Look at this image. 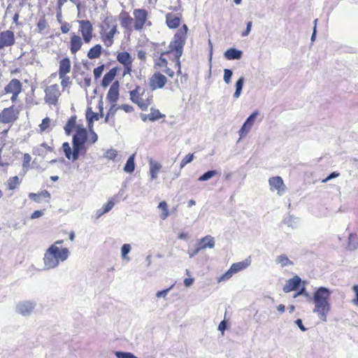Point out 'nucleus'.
<instances>
[{"label":"nucleus","mask_w":358,"mask_h":358,"mask_svg":"<svg viewBox=\"0 0 358 358\" xmlns=\"http://www.w3.org/2000/svg\"><path fill=\"white\" fill-rule=\"evenodd\" d=\"M139 87L137 86L135 90L129 92L130 99L131 100L136 103L143 110H147L148 106L150 105V101L148 99V102H145L142 98L138 94L139 93Z\"/></svg>","instance_id":"nucleus-11"},{"label":"nucleus","mask_w":358,"mask_h":358,"mask_svg":"<svg viewBox=\"0 0 358 358\" xmlns=\"http://www.w3.org/2000/svg\"><path fill=\"white\" fill-rule=\"evenodd\" d=\"M19 184V178L17 176L10 178L8 180V189H14Z\"/></svg>","instance_id":"nucleus-48"},{"label":"nucleus","mask_w":358,"mask_h":358,"mask_svg":"<svg viewBox=\"0 0 358 358\" xmlns=\"http://www.w3.org/2000/svg\"><path fill=\"white\" fill-rule=\"evenodd\" d=\"M134 16L135 18L134 28L137 31L143 29L147 19L148 12L144 9H135L134 10Z\"/></svg>","instance_id":"nucleus-5"},{"label":"nucleus","mask_w":358,"mask_h":358,"mask_svg":"<svg viewBox=\"0 0 358 358\" xmlns=\"http://www.w3.org/2000/svg\"><path fill=\"white\" fill-rule=\"evenodd\" d=\"M102 47L100 44H97L95 46L90 49L87 52V57L90 59H96L100 57L101 54Z\"/></svg>","instance_id":"nucleus-28"},{"label":"nucleus","mask_w":358,"mask_h":358,"mask_svg":"<svg viewBox=\"0 0 358 358\" xmlns=\"http://www.w3.org/2000/svg\"><path fill=\"white\" fill-rule=\"evenodd\" d=\"M185 31H178L173 37V41L170 43L171 50H174L175 57L177 59L176 64L180 68V57L182 55L183 47L185 43Z\"/></svg>","instance_id":"nucleus-2"},{"label":"nucleus","mask_w":358,"mask_h":358,"mask_svg":"<svg viewBox=\"0 0 358 358\" xmlns=\"http://www.w3.org/2000/svg\"><path fill=\"white\" fill-rule=\"evenodd\" d=\"M62 79L61 85L65 88L71 84L70 78L69 76H64L62 78H59Z\"/></svg>","instance_id":"nucleus-54"},{"label":"nucleus","mask_w":358,"mask_h":358,"mask_svg":"<svg viewBox=\"0 0 358 358\" xmlns=\"http://www.w3.org/2000/svg\"><path fill=\"white\" fill-rule=\"evenodd\" d=\"M17 116L15 113L13 106L4 108L0 113V122L1 123H9L15 121Z\"/></svg>","instance_id":"nucleus-15"},{"label":"nucleus","mask_w":358,"mask_h":358,"mask_svg":"<svg viewBox=\"0 0 358 358\" xmlns=\"http://www.w3.org/2000/svg\"><path fill=\"white\" fill-rule=\"evenodd\" d=\"M117 155V151L115 149H109L104 154V157L108 159H114Z\"/></svg>","instance_id":"nucleus-49"},{"label":"nucleus","mask_w":358,"mask_h":358,"mask_svg":"<svg viewBox=\"0 0 358 358\" xmlns=\"http://www.w3.org/2000/svg\"><path fill=\"white\" fill-rule=\"evenodd\" d=\"M50 119L45 117L43 120L42 123L40 124V129L41 131H44L50 125Z\"/></svg>","instance_id":"nucleus-52"},{"label":"nucleus","mask_w":358,"mask_h":358,"mask_svg":"<svg viewBox=\"0 0 358 358\" xmlns=\"http://www.w3.org/2000/svg\"><path fill=\"white\" fill-rule=\"evenodd\" d=\"M121 26L124 28L128 29L130 27L132 18L127 13L120 15Z\"/></svg>","instance_id":"nucleus-36"},{"label":"nucleus","mask_w":358,"mask_h":358,"mask_svg":"<svg viewBox=\"0 0 358 358\" xmlns=\"http://www.w3.org/2000/svg\"><path fill=\"white\" fill-rule=\"evenodd\" d=\"M119 87L120 84L118 81H115L111 85L108 92L107 94L106 99L111 103H115L119 96Z\"/></svg>","instance_id":"nucleus-17"},{"label":"nucleus","mask_w":358,"mask_h":358,"mask_svg":"<svg viewBox=\"0 0 358 358\" xmlns=\"http://www.w3.org/2000/svg\"><path fill=\"white\" fill-rule=\"evenodd\" d=\"M70 50L72 54L76 53L82 47L83 41L79 36L73 34L70 41Z\"/></svg>","instance_id":"nucleus-20"},{"label":"nucleus","mask_w":358,"mask_h":358,"mask_svg":"<svg viewBox=\"0 0 358 358\" xmlns=\"http://www.w3.org/2000/svg\"><path fill=\"white\" fill-rule=\"evenodd\" d=\"M245 83V78L244 77L241 76L240 77L238 80L235 83V92L234 94V97L235 99H238L241 94L242 90L243 87V85Z\"/></svg>","instance_id":"nucleus-30"},{"label":"nucleus","mask_w":358,"mask_h":358,"mask_svg":"<svg viewBox=\"0 0 358 358\" xmlns=\"http://www.w3.org/2000/svg\"><path fill=\"white\" fill-rule=\"evenodd\" d=\"M71 70V62L69 57H65L62 59L59 62V78L64 77L68 73L70 72Z\"/></svg>","instance_id":"nucleus-21"},{"label":"nucleus","mask_w":358,"mask_h":358,"mask_svg":"<svg viewBox=\"0 0 358 358\" xmlns=\"http://www.w3.org/2000/svg\"><path fill=\"white\" fill-rule=\"evenodd\" d=\"M104 70V66L101 65L94 69V75L96 79L99 78Z\"/></svg>","instance_id":"nucleus-53"},{"label":"nucleus","mask_w":358,"mask_h":358,"mask_svg":"<svg viewBox=\"0 0 358 358\" xmlns=\"http://www.w3.org/2000/svg\"><path fill=\"white\" fill-rule=\"evenodd\" d=\"M194 154H189L183 158L180 162V169H182L187 164L190 163L194 159Z\"/></svg>","instance_id":"nucleus-47"},{"label":"nucleus","mask_w":358,"mask_h":358,"mask_svg":"<svg viewBox=\"0 0 358 358\" xmlns=\"http://www.w3.org/2000/svg\"><path fill=\"white\" fill-rule=\"evenodd\" d=\"M45 101L48 104L56 105L60 96L59 86L57 84L48 86L45 90Z\"/></svg>","instance_id":"nucleus-3"},{"label":"nucleus","mask_w":358,"mask_h":358,"mask_svg":"<svg viewBox=\"0 0 358 358\" xmlns=\"http://www.w3.org/2000/svg\"><path fill=\"white\" fill-rule=\"evenodd\" d=\"M117 74V69L113 68L108 73H106L102 80L101 85L106 87L113 80Z\"/></svg>","instance_id":"nucleus-25"},{"label":"nucleus","mask_w":358,"mask_h":358,"mask_svg":"<svg viewBox=\"0 0 358 358\" xmlns=\"http://www.w3.org/2000/svg\"><path fill=\"white\" fill-rule=\"evenodd\" d=\"M234 274V271H231V268L225 272L220 278L218 279V282L225 281L231 278V276Z\"/></svg>","instance_id":"nucleus-50"},{"label":"nucleus","mask_w":358,"mask_h":358,"mask_svg":"<svg viewBox=\"0 0 358 358\" xmlns=\"http://www.w3.org/2000/svg\"><path fill=\"white\" fill-rule=\"evenodd\" d=\"M217 174V171L216 170H210L204 173L202 176H201L199 178L198 180L201 182L207 181Z\"/></svg>","instance_id":"nucleus-39"},{"label":"nucleus","mask_w":358,"mask_h":358,"mask_svg":"<svg viewBox=\"0 0 358 358\" xmlns=\"http://www.w3.org/2000/svg\"><path fill=\"white\" fill-rule=\"evenodd\" d=\"M63 151L64 152L65 157L68 159L73 160V148L71 149L70 145L68 142H65L62 144Z\"/></svg>","instance_id":"nucleus-40"},{"label":"nucleus","mask_w":358,"mask_h":358,"mask_svg":"<svg viewBox=\"0 0 358 358\" xmlns=\"http://www.w3.org/2000/svg\"><path fill=\"white\" fill-rule=\"evenodd\" d=\"M43 214L44 213L42 210H36L31 215L30 218L31 220H34L41 217Z\"/></svg>","instance_id":"nucleus-56"},{"label":"nucleus","mask_w":358,"mask_h":358,"mask_svg":"<svg viewBox=\"0 0 358 358\" xmlns=\"http://www.w3.org/2000/svg\"><path fill=\"white\" fill-rule=\"evenodd\" d=\"M114 205H115V203L113 202V201H112V200L109 201L106 204H105L103 206V210L101 213V214H99L98 215V217H99L102 215L109 212L113 208Z\"/></svg>","instance_id":"nucleus-46"},{"label":"nucleus","mask_w":358,"mask_h":358,"mask_svg":"<svg viewBox=\"0 0 358 358\" xmlns=\"http://www.w3.org/2000/svg\"><path fill=\"white\" fill-rule=\"evenodd\" d=\"M117 32V24L116 22H112V27L110 30L106 34L105 40L108 41V45H110L113 42V37Z\"/></svg>","instance_id":"nucleus-33"},{"label":"nucleus","mask_w":358,"mask_h":358,"mask_svg":"<svg viewBox=\"0 0 358 358\" xmlns=\"http://www.w3.org/2000/svg\"><path fill=\"white\" fill-rule=\"evenodd\" d=\"M117 60L124 65L127 71H130L132 59L130 54L127 52H119L117 55Z\"/></svg>","instance_id":"nucleus-18"},{"label":"nucleus","mask_w":358,"mask_h":358,"mask_svg":"<svg viewBox=\"0 0 358 358\" xmlns=\"http://www.w3.org/2000/svg\"><path fill=\"white\" fill-rule=\"evenodd\" d=\"M352 290L353 292H355V298L353 299V303L355 304V305H358V285H355L353 287H352Z\"/></svg>","instance_id":"nucleus-55"},{"label":"nucleus","mask_w":358,"mask_h":358,"mask_svg":"<svg viewBox=\"0 0 358 358\" xmlns=\"http://www.w3.org/2000/svg\"><path fill=\"white\" fill-rule=\"evenodd\" d=\"M167 81L166 78L162 73L157 72L153 74L150 80V86L152 90L162 89Z\"/></svg>","instance_id":"nucleus-9"},{"label":"nucleus","mask_w":358,"mask_h":358,"mask_svg":"<svg viewBox=\"0 0 358 358\" xmlns=\"http://www.w3.org/2000/svg\"><path fill=\"white\" fill-rule=\"evenodd\" d=\"M242 55V51L236 48H229L224 52V57L229 60L240 59Z\"/></svg>","instance_id":"nucleus-26"},{"label":"nucleus","mask_w":358,"mask_h":358,"mask_svg":"<svg viewBox=\"0 0 358 358\" xmlns=\"http://www.w3.org/2000/svg\"><path fill=\"white\" fill-rule=\"evenodd\" d=\"M112 22H115L114 20L110 17H106L104 20V24L106 25L107 28L109 29L112 27Z\"/></svg>","instance_id":"nucleus-61"},{"label":"nucleus","mask_w":358,"mask_h":358,"mask_svg":"<svg viewBox=\"0 0 358 358\" xmlns=\"http://www.w3.org/2000/svg\"><path fill=\"white\" fill-rule=\"evenodd\" d=\"M166 22L171 29L177 28L180 25V18L173 13H167L166 15Z\"/></svg>","instance_id":"nucleus-22"},{"label":"nucleus","mask_w":358,"mask_h":358,"mask_svg":"<svg viewBox=\"0 0 358 358\" xmlns=\"http://www.w3.org/2000/svg\"><path fill=\"white\" fill-rule=\"evenodd\" d=\"M80 29L85 43H89L92 38L93 27L92 23L89 20L78 21Z\"/></svg>","instance_id":"nucleus-7"},{"label":"nucleus","mask_w":358,"mask_h":358,"mask_svg":"<svg viewBox=\"0 0 358 358\" xmlns=\"http://www.w3.org/2000/svg\"><path fill=\"white\" fill-rule=\"evenodd\" d=\"M251 27L252 22L250 21L247 23L246 29L242 33V36H247L251 31Z\"/></svg>","instance_id":"nucleus-57"},{"label":"nucleus","mask_w":358,"mask_h":358,"mask_svg":"<svg viewBox=\"0 0 358 358\" xmlns=\"http://www.w3.org/2000/svg\"><path fill=\"white\" fill-rule=\"evenodd\" d=\"M87 141V131L83 125H77L76 134L72 138V143H81L85 145Z\"/></svg>","instance_id":"nucleus-12"},{"label":"nucleus","mask_w":358,"mask_h":358,"mask_svg":"<svg viewBox=\"0 0 358 358\" xmlns=\"http://www.w3.org/2000/svg\"><path fill=\"white\" fill-rule=\"evenodd\" d=\"M150 117V121H155V120H157L159 119H160L161 117H164V115L161 114V113L159 112V110H156V109H154V108H151V112L150 113H149V115Z\"/></svg>","instance_id":"nucleus-43"},{"label":"nucleus","mask_w":358,"mask_h":358,"mask_svg":"<svg viewBox=\"0 0 358 358\" xmlns=\"http://www.w3.org/2000/svg\"><path fill=\"white\" fill-rule=\"evenodd\" d=\"M115 354L117 358H138L133 353L129 352L117 351Z\"/></svg>","instance_id":"nucleus-44"},{"label":"nucleus","mask_w":358,"mask_h":358,"mask_svg":"<svg viewBox=\"0 0 358 358\" xmlns=\"http://www.w3.org/2000/svg\"><path fill=\"white\" fill-rule=\"evenodd\" d=\"M22 90V84L17 79H13L10 81V83L5 87L4 91L6 94H12L15 93L20 94Z\"/></svg>","instance_id":"nucleus-19"},{"label":"nucleus","mask_w":358,"mask_h":358,"mask_svg":"<svg viewBox=\"0 0 358 358\" xmlns=\"http://www.w3.org/2000/svg\"><path fill=\"white\" fill-rule=\"evenodd\" d=\"M251 264L250 257H248L242 262L234 263L231 266V271L236 273L249 266Z\"/></svg>","instance_id":"nucleus-23"},{"label":"nucleus","mask_w":358,"mask_h":358,"mask_svg":"<svg viewBox=\"0 0 358 358\" xmlns=\"http://www.w3.org/2000/svg\"><path fill=\"white\" fill-rule=\"evenodd\" d=\"M226 329H227V322L225 320H222L218 326V329L223 332Z\"/></svg>","instance_id":"nucleus-63"},{"label":"nucleus","mask_w":358,"mask_h":358,"mask_svg":"<svg viewBox=\"0 0 358 358\" xmlns=\"http://www.w3.org/2000/svg\"><path fill=\"white\" fill-rule=\"evenodd\" d=\"M15 43V36L12 31L6 30L0 33V50Z\"/></svg>","instance_id":"nucleus-10"},{"label":"nucleus","mask_w":358,"mask_h":358,"mask_svg":"<svg viewBox=\"0 0 358 358\" xmlns=\"http://www.w3.org/2000/svg\"><path fill=\"white\" fill-rule=\"evenodd\" d=\"M73 145V162L77 160L80 152L85 150V145L81 143H72Z\"/></svg>","instance_id":"nucleus-31"},{"label":"nucleus","mask_w":358,"mask_h":358,"mask_svg":"<svg viewBox=\"0 0 358 358\" xmlns=\"http://www.w3.org/2000/svg\"><path fill=\"white\" fill-rule=\"evenodd\" d=\"M258 115L259 112L255 111L247 118L239 131L241 137L245 136L250 131Z\"/></svg>","instance_id":"nucleus-14"},{"label":"nucleus","mask_w":358,"mask_h":358,"mask_svg":"<svg viewBox=\"0 0 358 358\" xmlns=\"http://www.w3.org/2000/svg\"><path fill=\"white\" fill-rule=\"evenodd\" d=\"M76 116L71 117L69 118V120H68L66 126L64 127V130L67 135H69L71 133V131L74 127L76 128Z\"/></svg>","instance_id":"nucleus-37"},{"label":"nucleus","mask_w":358,"mask_h":358,"mask_svg":"<svg viewBox=\"0 0 358 358\" xmlns=\"http://www.w3.org/2000/svg\"><path fill=\"white\" fill-rule=\"evenodd\" d=\"M329 291L325 287H320L314 294L313 301L315 303L314 313H317L320 319L322 321L327 320V313L330 310L328 301Z\"/></svg>","instance_id":"nucleus-1"},{"label":"nucleus","mask_w":358,"mask_h":358,"mask_svg":"<svg viewBox=\"0 0 358 358\" xmlns=\"http://www.w3.org/2000/svg\"><path fill=\"white\" fill-rule=\"evenodd\" d=\"M149 167H150V174L151 177V180H156L158 178V173L162 168V165L158 162L150 159L149 160Z\"/></svg>","instance_id":"nucleus-24"},{"label":"nucleus","mask_w":358,"mask_h":358,"mask_svg":"<svg viewBox=\"0 0 358 358\" xmlns=\"http://www.w3.org/2000/svg\"><path fill=\"white\" fill-rule=\"evenodd\" d=\"M131 251V245L129 244L125 243L122 245L121 248V255L122 259L129 261V258L127 257V255Z\"/></svg>","instance_id":"nucleus-42"},{"label":"nucleus","mask_w":358,"mask_h":358,"mask_svg":"<svg viewBox=\"0 0 358 358\" xmlns=\"http://www.w3.org/2000/svg\"><path fill=\"white\" fill-rule=\"evenodd\" d=\"M43 264L45 270H50L55 268L59 264L58 260L56 259L55 257V253H53V251H50L49 248L46 250L44 254Z\"/></svg>","instance_id":"nucleus-6"},{"label":"nucleus","mask_w":358,"mask_h":358,"mask_svg":"<svg viewBox=\"0 0 358 358\" xmlns=\"http://www.w3.org/2000/svg\"><path fill=\"white\" fill-rule=\"evenodd\" d=\"M358 248V236L356 234H351L348 238V248L350 250H356Z\"/></svg>","instance_id":"nucleus-35"},{"label":"nucleus","mask_w":358,"mask_h":358,"mask_svg":"<svg viewBox=\"0 0 358 358\" xmlns=\"http://www.w3.org/2000/svg\"><path fill=\"white\" fill-rule=\"evenodd\" d=\"M275 262L279 264L281 267L292 266L294 264L293 262L289 259L286 255H280L278 256L275 259Z\"/></svg>","instance_id":"nucleus-34"},{"label":"nucleus","mask_w":358,"mask_h":358,"mask_svg":"<svg viewBox=\"0 0 358 358\" xmlns=\"http://www.w3.org/2000/svg\"><path fill=\"white\" fill-rule=\"evenodd\" d=\"M29 198L32 199L36 203H40L41 201V198H50V194L47 190H43L38 194L36 193H29Z\"/></svg>","instance_id":"nucleus-29"},{"label":"nucleus","mask_w":358,"mask_h":358,"mask_svg":"<svg viewBox=\"0 0 358 358\" xmlns=\"http://www.w3.org/2000/svg\"><path fill=\"white\" fill-rule=\"evenodd\" d=\"M174 285H172L169 288L163 289L162 291H159L156 293V296L157 298H166L168 293L170 290L173 287Z\"/></svg>","instance_id":"nucleus-51"},{"label":"nucleus","mask_w":358,"mask_h":358,"mask_svg":"<svg viewBox=\"0 0 358 358\" xmlns=\"http://www.w3.org/2000/svg\"><path fill=\"white\" fill-rule=\"evenodd\" d=\"M301 282V279L298 275H295L287 281V283L283 287L282 290L285 293L296 290L300 287Z\"/></svg>","instance_id":"nucleus-16"},{"label":"nucleus","mask_w":358,"mask_h":358,"mask_svg":"<svg viewBox=\"0 0 358 358\" xmlns=\"http://www.w3.org/2000/svg\"><path fill=\"white\" fill-rule=\"evenodd\" d=\"M200 248L203 250L206 248H213L215 247L214 238L210 236H206L200 240Z\"/></svg>","instance_id":"nucleus-27"},{"label":"nucleus","mask_w":358,"mask_h":358,"mask_svg":"<svg viewBox=\"0 0 358 358\" xmlns=\"http://www.w3.org/2000/svg\"><path fill=\"white\" fill-rule=\"evenodd\" d=\"M268 182L271 191H277L278 194L280 196L285 193L286 187L281 177L270 178Z\"/></svg>","instance_id":"nucleus-8"},{"label":"nucleus","mask_w":358,"mask_h":358,"mask_svg":"<svg viewBox=\"0 0 358 358\" xmlns=\"http://www.w3.org/2000/svg\"><path fill=\"white\" fill-rule=\"evenodd\" d=\"M233 75V71L231 69H225L224 70L223 80L226 84L231 83V79Z\"/></svg>","instance_id":"nucleus-45"},{"label":"nucleus","mask_w":358,"mask_h":358,"mask_svg":"<svg viewBox=\"0 0 358 358\" xmlns=\"http://www.w3.org/2000/svg\"><path fill=\"white\" fill-rule=\"evenodd\" d=\"M37 27L40 31H43L45 28V21L44 20H39Z\"/></svg>","instance_id":"nucleus-60"},{"label":"nucleus","mask_w":358,"mask_h":358,"mask_svg":"<svg viewBox=\"0 0 358 358\" xmlns=\"http://www.w3.org/2000/svg\"><path fill=\"white\" fill-rule=\"evenodd\" d=\"M134 158H135L134 154H133L128 158V159L124 166V172L129 173L134 172V171L135 169Z\"/></svg>","instance_id":"nucleus-32"},{"label":"nucleus","mask_w":358,"mask_h":358,"mask_svg":"<svg viewBox=\"0 0 358 358\" xmlns=\"http://www.w3.org/2000/svg\"><path fill=\"white\" fill-rule=\"evenodd\" d=\"M70 29V26L69 23L65 22L62 27H61V31L64 34H66L69 32Z\"/></svg>","instance_id":"nucleus-58"},{"label":"nucleus","mask_w":358,"mask_h":358,"mask_svg":"<svg viewBox=\"0 0 358 358\" xmlns=\"http://www.w3.org/2000/svg\"><path fill=\"white\" fill-rule=\"evenodd\" d=\"M48 248L50 251H53V253H55V257L56 259L58 260L59 263L60 262H64L69 257L70 252L66 248H59L55 245H51Z\"/></svg>","instance_id":"nucleus-13"},{"label":"nucleus","mask_w":358,"mask_h":358,"mask_svg":"<svg viewBox=\"0 0 358 358\" xmlns=\"http://www.w3.org/2000/svg\"><path fill=\"white\" fill-rule=\"evenodd\" d=\"M158 208L162 210V213L160 215L162 220H165L169 216V211L167 208V203L166 201H161L159 203Z\"/></svg>","instance_id":"nucleus-41"},{"label":"nucleus","mask_w":358,"mask_h":358,"mask_svg":"<svg viewBox=\"0 0 358 358\" xmlns=\"http://www.w3.org/2000/svg\"><path fill=\"white\" fill-rule=\"evenodd\" d=\"M194 278H185L184 280V285L185 287H190L194 282Z\"/></svg>","instance_id":"nucleus-64"},{"label":"nucleus","mask_w":358,"mask_h":358,"mask_svg":"<svg viewBox=\"0 0 358 358\" xmlns=\"http://www.w3.org/2000/svg\"><path fill=\"white\" fill-rule=\"evenodd\" d=\"M101 117V113L98 114L96 113H94L90 108L87 109L86 113V120L87 122H90V124L94 120H99Z\"/></svg>","instance_id":"nucleus-38"},{"label":"nucleus","mask_w":358,"mask_h":358,"mask_svg":"<svg viewBox=\"0 0 358 358\" xmlns=\"http://www.w3.org/2000/svg\"><path fill=\"white\" fill-rule=\"evenodd\" d=\"M295 323L299 327V328L302 331H306V329L305 328V327L303 326V323H302V320L301 319H297L296 321H295Z\"/></svg>","instance_id":"nucleus-59"},{"label":"nucleus","mask_w":358,"mask_h":358,"mask_svg":"<svg viewBox=\"0 0 358 358\" xmlns=\"http://www.w3.org/2000/svg\"><path fill=\"white\" fill-rule=\"evenodd\" d=\"M31 161V156L29 154H24L23 159V166H25L29 164Z\"/></svg>","instance_id":"nucleus-62"},{"label":"nucleus","mask_w":358,"mask_h":358,"mask_svg":"<svg viewBox=\"0 0 358 358\" xmlns=\"http://www.w3.org/2000/svg\"><path fill=\"white\" fill-rule=\"evenodd\" d=\"M36 303L32 301H20L16 304V312L22 316H29L36 308Z\"/></svg>","instance_id":"nucleus-4"}]
</instances>
